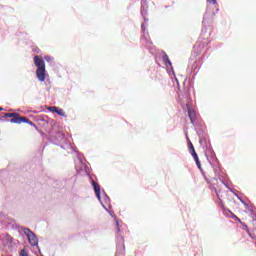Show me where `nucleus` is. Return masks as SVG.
I'll use <instances>...</instances> for the list:
<instances>
[{
	"label": "nucleus",
	"instance_id": "obj_1",
	"mask_svg": "<svg viewBox=\"0 0 256 256\" xmlns=\"http://www.w3.org/2000/svg\"><path fill=\"white\" fill-rule=\"evenodd\" d=\"M34 65L37 67L36 77L39 81H45V77L47 75V71L45 70V60L41 56L34 57Z\"/></svg>",
	"mask_w": 256,
	"mask_h": 256
},
{
	"label": "nucleus",
	"instance_id": "obj_2",
	"mask_svg": "<svg viewBox=\"0 0 256 256\" xmlns=\"http://www.w3.org/2000/svg\"><path fill=\"white\" fill-rule=\"evenodd\" d=\"M11 117L10 123H15L17 125H21V123H27L28 125H31V127H35V123H33L31 120H29L27 117L20 116L19 113H5L4 118L7 119Z\"/></svg>",
	"mask_w": 256,
	"mask_h": 256
},
{
	"label": "nucleus",
	"instance_id": "obj_3",
	"mask_svg": "<svg viewBox=\"0 0 256 256\" xmlns=\"http://www.w3.org/2000/svg\"><path fill=\"white\" fill-rule=\"evenodd\" d=\"M24 234L27 236L28 241L32 247H36V245H39V240H37V236L31 229L25 228Z\"/></svg>",
	"mask_w": 256,
	"mask_h": 256
},
{
	"label": "nucleus",
	"instance_id": "obj_4",
	"mask_svg": "<svg viewBox=\"0 0 256 256\" xmlns=\"http://www.w3.org/2000/svg\"><path fill=\"white\" fill-rule=\"evenodd\" d=\"M92 186L95 191L97 199H101V186L99 185V183L92 181Z\"/></svg>",
	"mask_w": 256,
	"mask_h": 256
},
{
	"label": "nucleus",
	"instance_id": "obj_5",
	"mask_svg": "<svg viewBox=\"0 0 256 256\" xmlns=\"http://www.w3.org/2000/svg\"><path fill=\"white\" fill-rule=\"evenodd\" d=\"M187 109H188V116L190 118L191 123H193V121H195V111L191 110V107H189V104L186 105Z\"/></svg>",
	"mask_w": 256,
	"mask_h": 256
},
{
	"label": "nucleus",
	"instance_id": "obj_6",
	"mask_svg": "<svg viewBox=\"0 0 256 256\" xmlns=\"http://www.w3.org/2000/svg\"><path fill=\"white\" fill-rule=\"evenodd\" d=\"M228 213H230L231 215V219H235L236 221H238V223H240V225H243V221H241L239 219V217H237V215H235L233 212H231L230 210H226Z\"/></svg>",
	"mask_w": 256,
	"mask_h": 256
},
{
	"label": "nucleus",
	"instance_id": "obj_7",
	"mask_svg": "<svg viewBox=\"0 0 256 256\" xmlns=\"http://www.w3.org/2000/svg\"><path fill=\"white\" fill-rule=\"evenodd\" d=\"M188 149H189L192 156L195 155V153H197L195 151V147L193 146V143L191 141H189V143H188Z\"/></svg>",
	"mask_w": 256,
	"mask_h": 256
},
{
	"label": "nucleus",
	"instance_id": "obj_8",
	"mask_svg": "<svg viewBox=\"0 0 256 256\" xmlns=\"http://www.w3.org/2000/svg\"><path fill=\"white\" fill-rule=\"evenodd\" d=\"M192 157H194V161H196L198 169H201V161H199V156L197 155V153H194Z\"/></svg>",
	"mask_w": 256,
	"mask_h": 256
},
{
	"label": "nucleus",
	"instance_id": "obj_9",
	"mask_svg": "<svg viewBox=\"0 0 256 256\" xmlns=\"http://www.w3.org/2000/svg\"><path fill=\"white\" fill-rule=\"evenodd\" d=\"M56 113H57V115H59L60 117H66V115H65V110H63V109H59L58 108V110L56 111Z\"/></svg>",
	"mask_w": 256,
	"mask_h": 256
},
{
	"label": "nucleus",
	"instance_id": "obj_10",
	"mask_svg": "<svg viewBox=\"0 0 256 256\" xmlns=\"http://www.w3.org/2000/svg\"><path fill=\"white\" fill-rule=\"evenodd\" d=\"M163 61L171 67V60H169V56L167 54H164Z\"/></svg>",
	"mask_w": 256,
	"mask_h": 256
},
{
	"label": "nucleus",
	"instance_id": "obj_11",
	"mask_svg": "<svg viewBox=\"0 0 256 256\" xmlns=\"http://www.w3.org/2000/svg\"><path fill=\"white\" fill-rule=\"evenodd\" d=\"M48 109H49V111H51L52 113H57V111H58L59 108H57L56 106H51V107H49Z\"/></svg>",
	"mask_w": 256,
	"mask_h": 256
},
{
	"label": "nucleus",
	"instance_id": "obj_12",
	"mask_svg": "<svg viewBox=\"0 0 256 256\" xmlns=\"http://www.w3.org/2000/svg\"><path fill=\"white\" fill-rule=\"evenodd\" d=\"M116 229L118 233L121 232V227H119V221H116Z\"/></svg>",
	"mask_w": 256,
	"mask_h": 256
},
{
	"label": "nucleus",
	"instance_id": "obj_13",
	"mask_svg": "<svg viewBox=\"0 0 256 256\" xmlns=\"http://www.w3.org/2000/svg\"><path fill=\"white\" fill-rule=\"evenodd\" d=\"M20 256H29V255H27V252H25V249H22L20 252Z\"/></svg>",
	"mask_w": 256,
	"mask_h": 256
},
{
	"label": "nucleus",
	"instance_id": "obj_14",
	"mask_svg": "<svg viewBox=\"0 0 256 256\" xmlns=\"http://www.w3.org/2000/svg\"><path fill=\"white\" fill-rule=\"evenodd\" d=\"M216 195H217L218 199H221V191L216 190Z\"/></svg>",
	"mask_w": 256,
	"mask_h": 256
},
{
	"label": "nucleus",
	"instance_id": "obj_15",
	"mask_svg": "<svg viewBox=\"0 0 256 256\" xmlns=\"http://www.w3.org/2000/svg\"><path fill=\"white\" fill-rule=\"evenodd\" d=\"M241 202L247 207V203L245 201L241 200Z\"/></svg>",
	"mask_w": 256,
	"mask_h": 256
},
{
	"label": "nucleus",
	"instance_id": "obj_16",
	"mask_svg": "<svg viewBox=\"0 0 256 256\" xmlns=\"http://www.w3.org/2000/svg\"><path fill=\"white\" fill-rule=\"evenodd\" d=\"M0 111H3V108L0 107Z\"/></svg>",
	"mask_w": 256,
	"mask_h": 256
},
{
	"label": "nucleus",
	"instance_id": "obj_17",
	"mask_svg": "<svg viewBox=\"0 0 256 256\" xmlns=\"http://www.w3.org/2000/svg\"><path fill=\"white\" fill-rule=\"evenodd\" d=\"M242 225H244V227H247V225H245V224H242Z\"/></svg>",
	"mask_w": 256,
	"mask_h": 256
},
{
	"label": "nucleus",
	"instance_id": "obj_18",
	"mask_svg": "<svg viewBox=\"0 0 256 256\" xmlns=\"http://www.w3.org/2000/svg\"><path fill=\"white\" fill-rule=\"evenodd\" d=\"M45 59H46V61L48 60V58H47V57H45Z\"/></svg>",
	"mask_w": 256,
	"mask_h": 256
},
{
	"label": "nucleus",
	"instance_id": "obj_19",
	"mask_svg": "<svg viewBox=\"0 0 256 256\" xmlns=\"http://www.w3.org/2000/svg\"><path fill=\"white\" fill-rule=\"evenodd\" d=\"M214 4L217 3L216 1L213 2Z\"/></svg>",
	"mask_w": 256,
	"mask_h": 256
}]
</instances>
